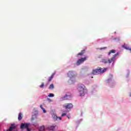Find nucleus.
I'll return each instance as SVG.
<instances>
[{
  "instance_id": "b1692460",
  "label": "nucleus",
  "mask_w": 131,
  "mask_h": 131,
  "mask_svg": "<svg viewBox=\"0 0 131 131\" xmlns=\"http://www.w3.org/2000/svg\"><path fill=\"white\" fill-rule=\"evenodd\" d=\"M103 49H106V47H104L103 48H100V50H103Z\"/></svg>"
},
{
  "instance_id": "1a4fd4ad",
  "label": "nucleus",
  "mask_w": 131,
  "mask_h": 131,
  "mask_svg": "<svg viewBox=\"0 0 131 131\" xmlns=\"http://www.w3.org/2000/svg\"><path fill=\"white\" fill-rule=\"evenodd\" d=\"M17 127H16V124H11V126L9 127V129H7V131H12L13 129H16Z\"/></svg>"
},
{
  "instance_id": "a878e982",
  "label": "nucleus",
  "mask_w": 131,
  "mask_h": 131,
  "mask_svg": "<svg viewBox=\"0 0 131 131\" xmlns=\"http://www.w3.org/2000/svg\"><path fill=\"white\" fill-rule=\"evenodd\" d=\"M68 116V118L69 119V118H70V116Z\"/></svg>"
},
{
  "instance_id": "423d86ee",
  "label": "nucleus",
  "mask_w": 131,
  "mask_h": 131,
  "mask_svg": "<svg viewBox=\"0 0 131 131\" xmlns=\"http://www.w3.org/2000/svg\"><path fill=\"white\" fill-rule=\"evenodd\" d=\"M68 76L70 77V79H72V78H74L75 77V74L73 71H70L68 73Z\"/></svg>"
},
{
  "instance_id": "5701e85b",
  "label": "nucleus",
  "mask_w": 131,
  "mask_h": 131,
  "mask_svg": "<svg viewBox=\"0 0 131 131\" xmlns=\"http://www.w3.org/2000/svg\"><path fill=\"white\" fill-rule=\"evenodd\" d=\"M98 59H101L102 58V55H99L97 57Z\"/></svg>"
},
{
  "instance_id": "412c9836",
  "label": "nucleus",
  "mask_w": 131,
  "mask_h": 131,
  "mask_svg": "<svg viewBox=\"0 0 131 131\" xmlns=\"http://www.w3.org/2000/svg\"><path fill=\"white\" fill-rule=\"evenodd\" d=\"M42 110H43V112L44 113H47V111H46L45 108H42Z\"/></svg>"
},
{
  "instance_id": "ddd939ff",
  "label": "nucleus",
  "mask_w": 131,
  "mask_h": 131,
  "mask_svg": "<svg viewBox=\"0 0 131 131\" xmlns=\"http://www.w3.org/2000/svg\"><path fill=\"white\" fill-rule=\"evenodd\" d=\"M54 76H55V74H52L51 77H49L48 79V81L50 82V81H52L53 80V78H54Z\"/></svg>"
},
{
  "instance_id": "f3484780",
  "label": "nucleus",
  "mask_w": 131,
  "mask_h": 131,
  "mask_svg": "<svg viewBox=\"0 0 131 131\" xmlns=\"http://www.w3.org/2000/svg\"><path fill=\"white\" fill-rule=\"evenodd\" d=\"M54 88V84H51L49 87V90H53Z\"/></svg>"
},
{
  "instance_id": "dca6fc26",
  "label": "nucleus",
  "mask_w": 131,
  "mask_h": 131,
  "mask_svg": "<svg viewBox=\"0 0 131 131\" xmlns=\"http://www.w3.org/2000/svg\"><path fill=\"white\" fill-rule=\"evenodd\" d=\"M84 52H85V50H82L79 53L77 54V56H82V55L84 54Z\"/></svg>"
},
{
  "instance_id": "6ab92c4d",
  "label": "nucleus",
  "mask_w": 131,
  "mask_h": 131,
  "mask_svg": "<svg viewBox=\"0 0 131 131\" xmlns=\"http://www.w3.org/2000/svg\"><path fill=\"white\" fill-rule=\"evenodd\" d=\"M48 97L52 98L53 97H54V94L53 93H51L48 95Z\"/></svg>"
},
{
  "instance_id": "393cba45",
  "label": "nucleus",
  "mask_w": 131,
  "mask_h": 131,
  "mask_svg": "<svg viewBox=\"0 0 131 131\" xmlns=\"http://www.w3.org/2000/svg\"><path fill=\"white\" fill-rule=\"evenodd\" d=\"M40 107L41 109H42V108H43V107H42V105H40Z\"/></svg>"
},
{
  "instance_id": "7ed1b4c3",
  "label": "nucleus",
  "mask_w": 131,
  "mask_h": 131,
  "mask_svg": "<svg viewBox=\"0 0 131 131\" xmlns=\"http://www.w3.org/2000/svg\"><path fill=\"white\" fill-rule=\"evenodd\" d=\"M78 91L80 94V96H84V85L81 84L78 88Z\"/></svg>"
},
{
  "instance_id": "a211bd4d",
  "label": "nucleus",
  "mask_w": 131,
  "mask_h": 131,
  "mask_svg": "<svg viewBox=\"0 0 131 131\" xmlns=\"http://www.w3.org/2000/svg\"><path fill=\"white\" fill-rule=\"evenodd\" d=\"M45 130V126H42L39 128V131H43Z\"/></svg>"
},
{
  "instance_id": "2eb2a0df",
  "label": "nucleus",
  "mask_w": 131,
  "mask_h": 131,
  "mask_svg": "<svg viewBox=\"0 0 131 131\" xmlns=\"http://www.w3.org/2000/svg\"><path fill=\"white\" fill-rule=\"evenodd\" d=\"M116 50H114V49L112 50H111V51L108 52V55H111V54H114L115 53H116Z\"/></svg>"
},
{
  "instance_id": "20e7f679",
  "label": "nucleus",
  "mask_w": 131,
  "mask_h": 131,
  "mask_svg": "<svg viewBox=\"0 0 131 131\" xmlns=\"http://www.w3.org/2000/svg\"><path fill=\"white\" fill-rule=\"evenodd\" d=\"M88 57H85L81 58L80 59H78L76 63L77 66H79V65L82 64V63H83L84 61H86Z\"/></svg>"
},
{
  "instance_id": "f8f14e48",
  "label": "nucleus",
  "mask_w": 131,
  "mask_h": 131,
  "mask_svg": "<svg viewBox=\"0 0 131 131\" xmlns=\"http://www.w3.org/2000/svg\"><path fill=\"white\" fill-rule=\"evenodd\" d=\"M22 118H23V115L22 114V113H19L18 114V120H21Z\"/></svg>"
},
{
  "instance_id": "0eeeda50",
  "label": "nucleus",
  "mask_w": 131,
  "mask_h": 131,
  "mask_svg": "<svg viewBox=\"0 0 131 131\" xmlns=\"http://www.w3.org/2000/svg\"><path fill=\"white\" fill-rule=\"evenodd\" d=\"M71 98V93H67L64 97H63L61 99L62 100H69Z\"/></svg>"
},
{
  "instance_id": "bb28decb",
  "label": "nucleus",
  "mask_w": 131,
  "mask_h": 131,
  "mask_svg": "<svg viewBox=\"0 0 131 131\" xmlns=\"http://www.w3.org/2000/svg\"><path fill=\"white\" fill-rule=\"evenodd\" d=\"M129 97H131V93H129Z\"/></svg>"
},
{
  "instance_id": "39448f33",
  "label": "nucleus",
  "mask_w": 131,
  "mask_h": 131,
  "mask_svg": "<svg viewBox=\"0 0 131 131\" xmlns=\"http://www.w3.org/2000/svg\"><path fill=\"white\" fill-rule=\"evenodd\" d=\"M29 126V125L27 123H21L20 125V128L21 129H24V128H26L27 129V131H30L29 128H28Z\"/></svg>"
},
{
  "instance_id": "f03ea898",
  "label": "nucleus",
  "mask_w": 131,
  "mask_h": 131,
  "mask_svg": "<svg viewBox=\"0 0 131 131\" xmlns=\"http://www.w3.org/2000/svg\"><path fill=\"white\" fill-rule=\"evenodd\" d=\"M118 55H119V53L117 52L116 54L113 55V56L111 59H103L102 60V63H104V64H107V63H108L109 64H110L111 63H112V62L114 61L115 58H116V57H117Z\"/></svg>"
},
{
  "instance_id": "cd10ccee",
  "label": "nucleus",
  "mask_w": 131,
  "mask_h": 131,
  "mask_svg": "<svg viewBox=\"0 0 131 131\" xmlns=\"http://www.w3.org/2000/svg\"><path fill=\"white\" fill-rule=\"evenodd\" d=\"M32 120H34L33 118H32Z\"/></svg>"
},
{
  "instance_id": "aec40b11",
  "label": "nucleus",
  "mask_w": 131,
  "mask_h": 131,
  "mask_svg": "<svg viewBox=\"0 0 131 131\" xmlns=\"http://www.w3.org/2000/svg\"><path fill=\"white\" fill-rule=\"evenodd\" d=\"M43 86H45V83H42L40 85V88L42 89V88H43Z\"/></svg>"
},
{
  "instance_id": "6e6552de",
  "label": "nucleus",
  "mask_w": 131,
  "mask_h": 131,
  "mask_svg": "<svg viewBox=\"0 0 131 131\" xmlns=\"http://www.w3.org/2000/svg\"><path fill=\"white\" fill-rule=\"evenodd\" d=\"M73 107L72 103H66L63 105V108L65 109H71Z\"/></svg>"
},
{
  "instance_id": "4be33fe9",
  "label": "nucleus",
  "mask_w": 131,
  "mask_h": 131,
  "mask_svg": "<svg viewBox=\"0 0 131 131\" xmlns=\"http://www.w3.org/2000/svg\"><path fill=\"white\" fill-rule=\"evenodd\" d=\"M61 116H62V117H63V116H66V113H63V114H62Z\"/></svg>"
},
{
  "instance_id": "9b49d317",
  "label": "nucleus",
  "mask_w": 131,
  "mask_h": 131,
  "mask_svg": "<svg viewBox=\"0 0 131 131\" xmlns=\"http://www.w3.org/2000/svg\"><path fill=\"white\" fill-rule=\"evenodd\" d=\"M53 119L55 121H56V120H61L62 118L60 117H58L56 115H54L53 117Z\"/></svg>"
},
{
  "instance_id": "4468645a",
  "label": "nucleus",
  "mask_w": 131,
  "mask_h": 131,
  "mask_svg": "<svg viewBox=\"0 0 131 131\" xmlns=\"http://www.w3.org/2000/svg\"><path fill=\"white\" fill-rule=\"evenodd\" d=\"M55 127H56V125H51L48 127V129L53 130V129H54Z\"/></svg>"
},
{
  "instance_id": "9d476101",
  "label": "nucleus",
  "mask_w": 131,
  "mask_h": 131,
  "mask_svg": "<svg viewBox=\"0 0 131 131\" xmlns=\"http://www.w3.org/2000/svg\"><path fill=\"white\" fill-rule=\"evenodd\" d=\"M122 47L125 50H127L128 51H130V52H131V48H129V47L127 46V45L124 44L122 46Z\"/></svg>"
},
{
  "instance_id": "f257e3e1",
  "label": "nucleus",
  "mask_w": 131,
  "mask_h": 131,
  "mask_svg": "<svg viewBox=\"0 0 131 131\" xmlns=\"http://www.w3.org/2000/svg\"><path fill=\"white\" fill-rule=\"evenodd\" d=\"M107 69V68H100L99 69L93 70L92 73L94 75H97L98 74L104 73V72H105V71H106Z\"/></svg>"
}]
</instances>
